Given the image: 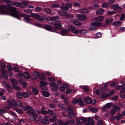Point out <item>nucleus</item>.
<instances>
[{
	"mask_svg": "<svg viewBox=\"0 0 125 125\" xmlns=\"http://www.w3.org/2000/svg\"><path fill=\"white\" fill-rule=\"evenodd\" d=\"M8 8V6L6 5H4L0 6V14H6L17 18L20 16V14L17 11L16 8L13 7L10 8V12L9 13L5 12Z\"/></svg>",
	"mask_w": 125,
	"mask_h": 125,
	"instance_id": "f257e3e1",
	"label": "nucleus"
},
{
	"mask_svg": "<svg viewBox=\"0 0 125 125\" xmlns=\"http://www.w3.org/2000/svg\"><path fill=\"white\" fill-rule=\"evenodd\" d=\"M24 110L26 111L27 110L26 112V113L28 114H33L35 113L36 111L31 106L27 105L25 107L23 106L22 107Z\"/></svg>",
	"mask_w": 125,
	"mask_h": 125,
	"instance_id": "f03ea898",
	"label": "nucleus"
},
{
	"mask_svg": "<svg viewBox=\"0 0 125 125\" xmlns=\"http://www.w3.org/2000/svg\"><path fill=\"white\" fill-rule=\"evenodd\" d=\"M67 111L68 113V116L70 118H72L73 116L76 115L77 114L76 111L70 107L68 108Z\"/></svg>",
	"mask_w": 125,
	"mask_h": 125,
	"instance_id": "7ed1b4c3",
	"label": "nucleus"
},
{
	"mask_svg": "<svg viewBox=\"0 0 125 125\" xmlns=\"http://www.w3.org/2000/svg\"><path fill=\"white\" fill-rule=\"evenodd\" d=\"M11 97H10V99L7 100L8 105L10 107L16 106V102L15 99H12L11 100Z\"/></svg>",
	"mask_w": 125,
	"mask_h": 125,
	"instance_id": "20e7f679",
	"label": "nucleus"
},
{
	"mask_svg": "<svg viewBox=\"0 0 125 125\" xmlns=\"http://www.w3.org/2000/svg\"><path fill=\"white\" fill-rule=\"evenodd\" d=\"M67 12L66 11L62 12L61 11H59L58 13V14L60 15H65V16L66 17H67L69 18H72L73 17V16L71 14L69 13L66 14Z\"/></svg>",
	"mask_w": 125,
	"mask_h": 125,
	"instance_id": "39448f33",
	"label": "nucleus"
},
{
	"mask_svg": "<svg viewBox=\"0 0 125 125\" xmlns=\"http://www.w3.org/2000/svg\"><path fill=\"white\" fill-rule=\"evenodd\" d=\"M19 12L20 14V16L17 17V18H18L19 17H23L24 20L27 22H29L32 19L30 18V16L25 14L21 15Z\"/></svg>",
	"mask_w": 125,
	"mask_h": 125,
	"instance_id": "423d86ee",
	"label": "nucleus"
},
{
	"mask_svg": "<svg viewBox=\"0 0 125 125\" xmlns=\"http://www.w3.org/2000/svg\"><path fill=\"white\" fill-rule=\"evenodd\" d=\"M55 28H53L54 30L56 31L59 29H61L62 27L61 21H57L54 24Z\"/></svg>",
	"mask_w": 125,
	"mask_h": 125,
	"instance_id": "0eeeda50",
	"label": "nucleus"
},
{
	"mask_svg": "<svg viewBox=\"0 0 125 125\" xmlns=\"http://www.w3.org/2000/svg\"><path fill=\"white\" fill-rule=\"evenodd\" d=\"M87 119L85 118L82 117L81 118H78L76 119V123L77 124H78L79 125H81L83 124V122L84 123L87 121Z\"/></svg>",
	"mask_w": 125,
	"mask_h": 125,
	"instance_id": "6e6552de",
	"label": "nucleus"
},
{
	"mask_svg": "<svg viewBox=\"0 0 125 125\" xmlns=\"http://www.w3.org/2000/svg\"><path fill=\"white\" fill-rule=\"evenodd\" d=\"M74 26H70L68 27V30L74 34H77L79 31L80 29L75 30Z\"/></svg>",
	"mask_w": 125,
	"mask_h": 125,
	"instance_id": "1a4fd4ad",
	"label": "nucleus"
},
{
	"mask_svg": "<svg viewBox=\"0 0 125 125\" xmlns=\"http://www.w3.org/2000/svg\"><path fill=\"white\" fill-rule=\"evenodd\" d=\"M76 16L78 20L80 21H84L87 19L86 16L84 14H77L76 15Z\"/></svg>",
	"mask_w": 125,
	"mask_h": 125,
	"instance_id": "9d476101",
	"label": "nucleus"
},
{
	"mask_svg": "<svg viewBox=\"0 0 125 125\" xmlns=\"http://www.w3.org/2000/svg\"><path fill=\"white\" fill-rule=\"evenodd\" d=\"M72 6V4L71 3H68L66 4L64 7H61L60 8L62 10H67L69 8H70Z\"/></svg>",
	"mask_w": 125,
	"mask_h": 125,
	"instance_id": "9b49d317",
	"label": "nucleus"
},
{
	"mask_svg": "<svg viewBox=\"0 0 125 125\" xmlns=\"http://www.w3.org/2000/svg\"><path fill=\"white\" fill-rule=\"evenodd\" d=\"M87 121L85 122L86 125H94V121L92 118H89L88 120L87 119Z\"/></svg>",
	"mask_w": 125,
	"mask_h": 125,
	"instance_id": "f8f14e48",
	"label": "nucleus"
},
{
	"mask_svg": "<svg viewBox=\"0 0 125 125\" xmlns=\"http://www.w3.org/2000/svg\"><path fill=\"white\" fill-rule=\"evenodd\" d=\"M69 87V86L66 84H63V86H61L60 87V91H64L65 90V89H68Z\"/></svg>",
	"mask_w": 125,
	"mask_h": 125,
	"instance_id": "ddd939ff",
	"label": "nucleus"
},
{
	"mask_svg": "<svg viewBox=\"0 0 125 125\" xmlns=\"http://www.w3.org/2000/svg\"><path fill=\"white\" fill-rule=\"evenodd\" d=\"M111 8L113 9L114 10H119L121 9L120 7L117 4L112 5L111 7Z\"/></svg>",
	"mask_w": 125,
	"mask_h": 125,
	"instance_id": "4468645a",
	"label": "nucleus"
},
{
	"mask_svg": "<svg viewBox=\"0 0 125 125\" xmlns=\"http://www.w3.org/2000/svg\"><path fill=\"white\" fill-rule=\"evenodd\" d=\"M112 105V104L111 103L106 104L105 105L104 107V109L105 110H107L110 109L111 108Z\"/></svg>",
	"mask_w": 125,
	"mask_h": 125,
	"instance_id": "2eb2a0df",
	"label": "nucleus"
},
{
	"mask_svg": "<svg viewBox=\"0 0 125 125\" xmlns=\"http://www.w3.org/2000/svg\"><path fill=\"white\" fill-rule=\"evenodd\" d=\"M22 94L24 97L25 98H27L28 97L29 95H31V93L30 91L27 92V93L25 92H23Z\"/></svg>",
	"mask_w": 125,
	"mask_h": 125,
	"instance_id": "dca6fc26",
	"label": "nucleus"
},
{
	"mask_svg": "<svg viewBox=\"0 0 125 125\" xmlns=\"http://www.w3.org/2000/svg\"><path fill=\"white\" fill-rule=\"evenodd\" d=\"M104 11V10L103 9H100L96 10V13L97 15H100L103 13Z\"/></svg>",
	"mask_w": 125,
	"mask_h": 125,
	"instance_id": "f3484780",
	"label": "nucleus"
},
{
	"mask_svg": "<svg viewBox=\"0 0 125 125\" xmlns=\"http://www.w3.org/2000/svg\"><path fill=\"white\" fill-rule=\"evenodd\" d=\"M13 110L16 111L18 113L22 114L23 113V111L21 109H19L17 107H14L12 108Z\"/></svg>",
	"mask_w": 125,
	"mask_h": 125,
	"instance_id": "a211bd4d",
	"label": "nucleus"
},
{
	"mask_svg": "<svg viewBox=\"0 0 125 125\" xmlns=\"http://www.w3.org/2000/svg\"><path fill=\"white\" fill-rule=\"evenodd\" d=\"M79 11L80 13H86L88 12L89 11L87 8H83L79 10Z\"/></svg>",
	"mask_w": 125,
	"mask_h": 125,
	"instance_id": "6ab92c4d",
	"label": "nucleus"
},
{
	"mask_svg": "<svg viewBox=\"0 0 125 125\" xmlns=\"http://www.w3.org/2000/svg\"><path fill=\"white\" fill-rule=\"evenodd\" d=\"M101 23L96 21L92 22L91 23V24L93 26H99L101 25Z\"/></svg>",
	"mask_w": 125,
	"mask_h": 125,
	"instance_id": "aec40b11",
	"label": "nucleus"
},
{
	"mask_svg": "<svg viewBox=\"0 0 125 125\" xmlns=\"http://www.w3.org/2000/svg\"><path fill=\"white\" fill-rule=\"evenodd\" d=\"M30 16L31 17L34 18L37 20L38 17L39 16V15L38 14L32 13L30 14Z\"/></svg>",
	"mask_w": 125,
	"mask_h": 125,
	"instance_id": "412c9836",
	"label": "nucleus"
},
{
	"mask_svg": "<svg viewBox=\"0 0 125 125\" xmlns=\"http://www.w3.org/2000/svg\"><path fill=\"white\" fill-rule=\"evenodd\" d=\"M91 98L89 97H86L84 99V101L87 104H90L91 103Z\"/></svg>",
	"mask_w": 125,
	"mask_h": 125,
	"instance_id": "4be33fe9",
	"label": "nucleus"
},
{
	"mask_svg": "<svg viewBox=\"0 0 125 125\" xmlns=\"http://www.w3.org/2000/svg\"><path fill=\"white\" fill-rule=\"evenodd\" d=\"M23 74L24 77L26 79H29L30 77V75L27 72H24L23 73Z\"/></svg>",
	"mask_w": 125,
	"mask_h": 125,
	"instance_id": "5701e85b",
	"label": "nucleus"
},
{
	"mask_svg": "<svg viewBox=\"0 0 125 125\" xmlns=\"http://www.w3.org/2000/svg\"><path fill=\"white\" fill-rule=\"evenodd\" d=\"M44 28L48 31H51L52 29L54 30L53 28H52L50 25H45L44 26Z\"/></svg>",
	"mask_w": 125,
	"mask_h": 125,
	"instance_id": "b1692460",
	"label": "nucleus"
},
{
	"mask_svg": "<svg viewBox=\"0 0 125 125\" xmlns=\"http://www.w3.org/2000/svg\"><path fill=\"white\" fill-rule=\"evenodd\" d=\"M19 82L20 84L23 86H25L27 85L26 82L22 79H20Z\"/></svg>",
	"mask_w": 125,
	"mask_h": 125,
	"instance_id": "393cba45",
	"label": "nucleus"
},
{
	"mask_svg": "<svg viewBox=\"0 0 125 125\" xmlns=\"http://www.w3.org/2000/svg\"><path fill=\"white\" fill-rule=\"evenodd\" d=\"M50 85L52 87H55L56 88H58V86L56 83H50Z\"/></svg>",
	"mask_w": 125,
	"mask_h": 125,
	"instance_id": "a878e982",
	"label": "nucleus"
},
{
	"mask_svg": "<svg viewBox=\"0 0 125 125\" xmlns=\"http://www.w3.org/2000/svg\"><path fill=\"white\" fill-rule=\"evenodd\" d=\"M42 95L45 97H48L49 96V93L46 91H42Z\"/></svg>",
	"mask_w": 125,
	"mask_h": 125,
	"instance_id": "bb28decb",
	"label": "nucleus"
},
{
	"mask_svg": "<svg viewBox=\"0 0 125 125\" xmlns=\"http://www.w3.org/2000/svg\"><path fill=\"white\" fill-rule=\"evenodd\" d=\"M6 88L7 89L8 91V92L12 93V89L11 86L9 84L6 87Z\"/></svg>",
	"mask_w": 125,
	"mask_h": 125,
	"instance_id": "cd10ccee",
	"label": "nucleus"
},
{
	"mask_svg": "<svg viewBox=\"0 0 125 125\" xmlns=\"http://www.w3.org/2000/svg\"><path fill=\"white\" fill-rule=\"evenodd\" d=\"M17 97L19 99H21L22 97V94L21 92L17 91Z\"/></svg>",
	"mask_w": 125,
	"mask_h": 125,
	"instance_id": "c85d7f7f",
	"label": "nucleus"
},
{
	"mask_svg": "<svg viewBox=\"0 0 125 125\" xmlns=\"http://www.w3.org/2000/svg\"><path fill=\"white\" fill-rule=\"evenodd\" d=\"M104 18V17L102 16H100L97 17L96 18V20L97 21H102Z\"/></svg>",
	"mask_w": 125,
	"mask_h": 125,
	"instance_id": "c756f323",
	"label": "nucleus"
},
{
	"mask_svg": "<svg viewBox=\"0 0 125 125\" xmlns=\"http://www.w3.org/2000/svg\"><path fill=\"white\" fill-rule=\"evenodd\" d=\"M113 19L112 18H108L106 20L105 22L106 24H109L112 22Z\"/></svg>",
	"mask_w": 125,
	"mask_h": 125,
	"instance_id": "7c9ffc66",
	"label": "nucleus"
},
{
	"mask_svg": "<svg viewBox=\"0 0 125 125\" xmlns=\"http://www.w3.org/2000/svg\"><path fill=\"white\" fill-rule=\"evenodd\" d=\"M32 91L33 93L35 95H37L38 94V90L37 88H32Z\"/></svg>",
	"mask_w": 125,
	"mask_h": 125,
	"instance_id": "2f4dec72",
	"label": "nucleus"
},
{
	"mask_svg": "<svg viewBox=\"0 0 125 125\" xmlns=\"http://www.w3.org/2000/svg\"><path fill=\"white\" fill-rule=\"evenodd\" d=\"M108 86V85L107 84H105L104 85V87H102L101 88V89L102 91L104 92L105 91H107V90L106 89Z\"/></svg>",
	"mask_w": 125,
	"mask_h": 125,
	"instance_id": "473e14b6",
	"label": "nucleus"
},
{
	"mask_svg": "<svg viewBox=\"0 0 125 125\" xmlns=\"http://www.w3.org/2000/svg\"><path fill=\"white\" fill-rule=\"evenodd\" d=\"M45 19V17L43 16H41L39 15V16L38 17L37 20L41 21L44 20Z\"/></svg>",
	"mask_w": 125,
	"mask_h": 125,
	"instance_id": "72a5a7b5",
	"label": "nucleus"
},
{
	"mask_svg": "<svg viewBox=\"0 0 125 125\" xmlns=\"http://www.w3.org/2000/svg\"><path fill=\"white\" fill-rule=\"evenodd\" d=\"M121 24V22L119 21H116L113 23V25L114 26L120 25Z\"/></svg>",
	"mask_w": 125,
	"mask_h": 125,
	"instance_id": "f704fd0d",
	"label": "nucleus"
},
{
	"mask_svg": "<svg viewBox=\"0 0 125 125\" xmlns=\"http://www.w3.org/2000/svg\"><path fill=\"white\" fill-rule=\"evenodd\" d=\"M15 6L17 7H20L22 6V3L19 2H14V4Z\"/></svg>",
	"mask_w": 125,
	"mask_h": 125,
	"instance_id": "c9c22d12",
	"label": "nucleus"
},
{
	"mask_svg": "<svg viewBox=\"0 0 125 125\" xmlns=\"http://www.w3.org/2000/svg\"><path fill=\"white\" fill-rule=\"evenodd\" d=\"M44 11L46 13L49 14L52 12L51 10L49 8H46L44 10Z\"/></svg>",
	"mask_w": 125,
	"mask_h": 125,
	"instance_id": "e433bc0d",
	"label": "nucleus"
},
{
	"mask_svg": "<svg viewBox=\"0 0 125 125\" xmlns=\"http://www.w3.org/2000/svg\"><path fill=\"white\" fill-rule=\"evenodd\" d=\"M13 88L15 90H21V88L18 85H12Z\"/></svg>",
	"mask_w": 125,
	"mask_h": 125,
	"instance_id": "4c0bfd02",
	"label": "nucleus"
},
{
	"mask_svg": "<svg viewBox=\"0 0 125 125\" xmlns=\"http://www.w3.org/2000/svg\"><path fill=\"white\" fill-rule=\"evenodd\" d=\"M58 107L61 109H63L64 111L65 110V109L64 107V106L63 104H58Z\"/></svg>",
	"mask_w": 125,
	"mask_h": 125,
	"instance_id": "58836bf2",
	"label": "nucleus"
},
{
	"mask_svg": "<svg viewBox=\"0 0 125 125\" xmlns=\"http://www.w3.org/2000/svg\"><path fill=\"white\" fill-rule=\"evenodd\" d=\"M6 4L9 6H12L14 5V2L11 0H8L6 2Z\"/></svg>",
	"mask_w": 125,
	"mask_h": 125,
	"instance_id": "ea45409f",
	"label": "nucleus"
},
{
	"mask_svg": "<svg viewBox=\"0 0 125 125\" xmlns=\"http://www.w3.org/2000/svg\"><path fill=\"white\" fill-rule=\"evenodd\" d=\"M113 108L116 109V111L117 112H119L120 110V108L119 107L117 106V105L115 104H114L113 105Z\"/></svg>",
	"mask_w": 125,
	"mask_h": 125,
	"instance_id": "a19ab883",
	"label": "nucleus"
},
{
	"mask_svg": "<svg viewBox=\"0 0 125 125\" xmlns=\"http://www.w3.org/2000/svg\"><path fill=\"white\" fill-rule=\"evenodd\" d=\"M109 5V3L107 2H106L102 4V7L103 8H105L108 6Z\"/></svg>",
	"mask_w": 125,
	"mask_h": 125,
	"instance_id": "79ce46f5",
	"label": "nucleus"
},
{
	"mask_svg": "<svg viewBox=\"0 0 125 125\" xmlns=\"http://www.w3.org/2000/svg\"><path fill=\"white\" fill-rule=\"evenodd\" d=\"M10 81L14 84L16 85L18 83L16 80L13 78H11L10 79Z\"/></svg>",
	"mask_w": 125,
	"mask_h": 125,
	"instance_id": "37998d69",
	"label": "nucleus"
},
{
	"mask_svg": "<svg viewBox=\"0 0 125 125\" xmlns=\"http://www.w3.org/2000/svg\"><path fill=\"white\" fill-rule=\"evenodd\" d=\"M67 121L69 124L71 125L73 124H74L75 123L74 120L73 119H69L67 120Z\"/></svg>",
	"mask_w": 125,
	"mask_h": 125,
	"instance_id": "c03bdc74",
	"label": "nucleus"
},
{
	"mask_svg": "<svg viewBox=\"0 0 125 125\" xmlns=\"http://www.w3.org/2000/svg\"><path fill=\"white\" fill-rule=\"evenodd\" d=\"M33 75L36 77H38L40 76V74L36 72H34L33 73Z\"/></svg>",
	"mask_w": 125,
	"mask_h": 125,
	"instance_id": "a18cd8bd",
	"label": "nucleus"
},
{
	"mask_svg": "<svg viewBox=\"0 0 125 125\" xmlns=\"http://www.w3.org/2000/svg\"><path fill=\"white\" fill-rule=\"evenodd\" d=\"M21 3L23 5L26 6L29 4V2L27 1L24 0L22 1Z\"/></svg>",
	"mask_w": 125,
	"mask_h": 125,
	"instance_id": "49530a36",
	"label": "nucleus"
},
{
	"mask_svg": "<svg viewBox=\"0 0 125 125\" xmlns=\"http://www.w3.org/2000/svg\"><path fill=\"white\" fill-rule=\"evenodd\" d=\"M80 31L81 33L85 35L87 33V31L85 30H80L79 31Z\"/></svg>",
	"mask_w": 125,
	"mask_h": 125,
	"instance_id": "de8ad7c7",
	"label": "nucleus"
},
{
	"mask_svg": "<svg viewBox=\"0 0 125 125\" xmlns=\"http://www.w3.org/2000/svg\"><path fill=\"white\" fill-rule=\"evenodd\" d=\"M19 107H21L22 106V104L21 102L20 101H18L16 102V105Z\"/></svg>",
	"mask_w": 125,
	"mask_h": 125,
	"instance_id": "09e8293b",
	"label": "nucleus"
},
{
	"mask_svg": "<svg viewBox=\"0 0 125 125\" xmlns=\"http://www.w3.org/2000/svg\"><path fill=\"white\" fill-rule=\"evenodd\" d=\"M29 119L30 120L33 121L36 119V118L34 117V116L33 115H30L29 116Z\"/></svg>",
	"mask_w": 125,
	"mask_h": 125,
	"instance_id": "8fccbe9b",
	"label": "nucleus"
},
{
	"mask_svg": "<svg viewBox=\"0 0 125 125\" xmlns=\"http://www.w3.org/2000/svg\"><path fill=\"white\" fill-rule=\"evenodd\" d=\"M73 24L76 26H80L81 25V23L80 22L78 21H76L73 22Z\"/></svg>",
	"mask_w": 125,
	"mask_h": 125,
	"instance_id": "3c124183",
	"label": "nucleus"
},
{
	"mask_svg": "<svg viewBox=\"0 0 125 125\" xmlns=\"http://www.w3.org/2000/svg\"><path fill=\"white\" fill-rule=\"evenodd\" d=\"M1 84L4 86L6 87L7 85H9L8 83L5 81H3L1 82Z\"/></svg>",
	"mask_w": 125,
	"mask_h": 125,
	"instance_id": "603ef678",
	"label": "nucleus"
},
{
	"mask_svg": "<svg viewBox=\"0 0 125 125\" xmlns=\"http://www.w3.org/2000/svg\"><path fill=\"white\" fill-rule=\"evenodd\" d=\"M31 24L34 26L40 27H42L41 26H42V24L38 23H36L35 24L32 23Z\"/></svg>",
	"mask_w": 125,
	"mask_h": 125,
	"instance_id": "864d4df0",
	"label": "nucleus"
},
{
	"mask_svg": "<svg viewBox=\"0 0 125 125\" xmlns=\"http://www.w3.org/2000/svg\"><path fill=\"white\" fill-rule=\"evenodd\" d=\"M48 80L49 81L51 82H53L55 81V79L52 77H50L48 79Z\"/></svg>",
	"mask_w": 125,
	"mask_h": 125,
	"instance_id": "5fc2aeb1",
	"label": "nucleus"
},
{
	"mask_svg": "<svg viewBox=\"0 0 125 125\" xmlns=\"http://www.w3.org/2000/svg\"><path fill=\"white\" fill-rule=\"evenodd\" d=\"M123 87L122 85H117L115 86V89L116 90H119L121 89Z\"/></svg>",
	"mask_w": 125,
	"mask_h": 125,
	"instance_id": "6e6d98bb",
	"label": "nucleus"
},
{
	"mask_svg": "<svg viewBox=\"0 0 125 125\" xmlns=\"http://www.w3.org/2000/svg\"><path fill=\"white\" fill-rule=\"evenodd\" d=\"M115 13V12L113 11H108L107 12V14L108 15H112L114 14Z\"/></svg>",
	"mask_w": 125,
	"mask_h": 125,
	"instance_id": "4d7b16f0",
	"label": "nucleus"
},
{
	"mask_svg": "<svg viewBox=\"0 0 125 125\" xmlns=\"http://www.w3.org/2000/svg\"><path fill=\"white\" fill-rule=\"evenodd\" d=\"M6 111L3 109H0V115H2L3 113H4L6 112Z\"/></svg>",
	"mask_w": 125,
	"mask_h": 125,
	"instance_id": "13d9d810",
	"label": "nucleus"
},
{
	"mask_svg": "<svg viewBox=\"0 0 125 125\" xmlns=\"http://www.w3.org/2000/svg\"><path fill=\"white\" fill-rule=\"evenodd\" d=\"M39 86L41 88L44 90L48 89V88L46 86L40 85Z\"/></svg>",
	"mask_w": 125,
	"mask_h": 125,
	"instance_id": "bf43d9fd",
	"label": "nucleus"
},
{
	"mask_svg": "<svg viewBox=\"0 0 125 125\" xmlns=\"http://www.w3.org/2000/svg\"><path fill=\"white\" fill-rule=\"evenodd\" d=\"M49 107L51 109H53L55 108V105L53 104H50L48 105Z\"/></svg>",
	"mask_w": 125,
	"mask_h": 125,
	"instance_id": "052dcab7",
	"label": "nucleus"
},
{
	"mask_svg": "<svg viewBox=\"0 0 125 125\" xmlns=\"http://www.w3.org/2000/svg\"><path fill=\"white\" fill-rule=\"evenodd\" d=\"M78 102L79 104L80 105L83 106L84 105V104L83 101L81 100L78 99Z\"/></svg>",
	"mask_w": 125,
	"mask_h": 125,
	"instance_id": "680f3d73",
	"label": "nucleus"
},
{
	"mask_svg": "<svg viewBox=\"0 0 125 125\" xmlns=\"http://www.w3.org/2000/svg\"><path fill=\"white\" fill-rule=\"evenodd\" d=\"M115 92V90H112L108 94L109 96H111L113 95Z\"/></svg>",
	"mask_w": 125,
	"mask_h": 125,
	"instance_id": "e2e57ef3",
	"label": "nucleus"
},
{
	"mask_svg": "<svg viewBox=\"0 0 125 125\" xmlns=\"http://www.w3.org/2000/svg\"><path fill=\"white\" fill-rule=\"evenodd\" d=\"M61 32L63 33H66L68 32V30L66 29H62L61 31Z\"/></svg>",
	"mask_w": 125,
	"mask_h": 125,
	"instance_id": "0e129e2a",
	"label": "nucleus"
},
{
	"mask_svg": "<svg viewBox=\"0 0 125 125\" xmlns=\"http://www.w3.org/2000/svg\"><path fill=\"white\" fill-rule=\"evenodd\" d=\"M1 74L2 76L4 79H6L7 78L8 76L5 74L2 73Z\"/></svg>",
	"mask_w": 125,
	"mask_h": 125,
	"instance_id": "69168bd1",
	"label": "nucleus"
},
{
	"mask_svg": "<svg viewBox=\"0 0 125 125\" xmlns=\"http://www.w3.org/2000/svg\"><path fill=\"white\" fill-rule=\"evenodd\" d=\"M41 112L42 114L44 115H46L48 113V111L45 110H42L41 111Z\"/></svg>",
	"mask_w": 125,
	"mask_h": 125,
	"instance_id": "338daca9",
	"label": "nucleus"
},
{
	"mask_svg": "<svg viewBox=\"0 0 125 125\" xmlns=\"http://www.w3.org/2000/svg\"><path fill=\"white\" fill-rule=\"evenodd\" d=\"M35 11L37 12H39L42 10V8L40 7H37L35 9Z\"/></svg>",
	"mask_w": 125,
	"mask_h": 125,
	"instance_id": "774afa93",
	"label": "nucleus"
}]
</instances>
